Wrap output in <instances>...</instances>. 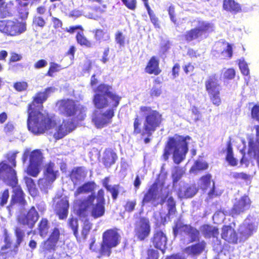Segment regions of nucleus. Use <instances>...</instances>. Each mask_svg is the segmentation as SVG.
I'll return each mask as SVG.
<instances>
[{
	"label": "nucleus",
	"mask_w": 259,
	"mask_h": 259,
	"mask_svg": "<svg viewBox=\"0 0 259 259\" xmlns=\"http://www.w3.org/2000/svg\"><path fill=\"white\" fill-rule=\"evenodd\" d=\"M121 236L116 228L105 230L102 234V241L99 251L98 258L103 256H110L112 248L116 247L120 243Z\"/></svg>",
	"instance_id": "6e6552de"
},
{
	"label": "nucleus",
	"mask_w": 259,
	"mask_h": 259,
	"mask_svg": "<svg viewBox=\"0 0 259 259\" xmlns=\"http://www.w3.org/2000/svg\"><path fill=\"white\" fill-rule=\"evenodd\" d=\"M4 242L5 245L2 247V250L10 248L11 247L12 241L6 230L5 231L4 233Z\"/></svg>",
	"instance_id": "e2e57ef3"
},
{
	"label": "nucleus",
	"mask_w": 259,
	"mask_h": 259,
	"mask_svg": "<svg viewBox=\"0 0 259 259\" xmlns=\"http://www.w3.org/2000/svg\"><path fill=\"white\" fill-rule=\"evenodd\" d=\"M252 201L247 195L242 196L233 205L229 211V215L235 218L249 209Z\"/></svg>",
	"instance_id": "2eb2a0df"
},
{
	"label": "nucleus",
	"mask_w": 259,
	"mask_h": 259,
	"mask_svg": "<svg viewBox=\"0 0 259 259\" xmlns=\"http://www.w3.org/2000/svg\"><path fill=\"white\" fill-rule=\"evenodd\" d=\"M226 151V155L225 159L226 161H227L231 166H236L238 164V160L234 157L232 144L231 140L227 142Z\"/></svg>",
	"instance_id": "473e14b6"
},
{
	"label": "nucleus",
	"mask_w": 259,
	"mask_h": 259,
	"mask_svg": "<svg viewBox=\"0 0 259 259\" xmlns=\"http://www.w3.org/2000/svg\"><path fill=\"white\" fill-rule=\"evenodd\" d=\"M93 33L96 41L98 43L109 40L110 38L109 34L103 29H95L93 31Z\"/></svg>",
	"instance_id": "c9c22d12"
},
{
	"label": "nucleus",
	"mask_w": 259,
	"mask_h": 259,
	"mask_svg": "<svg viewBox=\"0 0 259 259\" xmlns=\"http://www.w3.org/2000/svg\"><path fill=\"white\" fill-rule=\"evenodd\" d=\"M60 229L57 227H54L51 230L48 238L42 243L43 251L49 252L55 251L60 240Z\"/></svg>",
	"instance_id": "a211bd4d"
},
{
	"label": "nucleus",
	"mask_w": 259,
	"mask_h": 259,
	"mask_svg": "<svg viewBox=\"0 0 259 259\" xmlns=\"http://www.w3.org/2000/svg\"><path fill=\"white\" fill-rule=\"evenodd\" d=\"M167 242V238L166 234L162 231L157 230L154 232L151 238V242L156 249L161 251L162 253H165Z\"/></svg>",
	"instance_id": "6ab92c4d"
},
{
	"label": "nucleus",
	"mask_w": 259,
	"mask_h": 259,
	"mask_svg": "<svg viewBox=\"0 0 259 259\" xmlns=\"http://www.w3.org/2000/svg\"><path fill=\"white\" fill-rule=\"evenodd\" d=\"M105 192L99 189L97 195H89L76 199L74 202L75 214L80 218H85L90 212L95 219L103 217L105 212Z\"/></svg>",
	"instance_id": "20e7f679"
},
{
	"label": "nucleus",
	"mask_w": 259,
	"mask_h": 259,
	"mask_svg": "<svg viewBox=\"0 0 259 259\" xmlns=\"http://www.w3.org/2000/svg\"><path fill=\"white\" fill-rule=\"evenodd\" d=\"M140 112L144 117L143 126L139 116L137 115L134 119L133 134L140 135L144 142L148 144L151 141L150 138L162 124L163 121L162 114L158 110L153 109L149 106H141Z\"/></svg>",
	"instance_id": "7ed1b4c3"
},
{
	"label": "nucleus",
	"mask_w": 259,
	"mask_h": 259,
	"mask_svg": "<svg viewBox=\"0 0 259 259\" xmlns=\"http://www.w3.org/2000/svg\"><path fill=\"white\" fill-rule=\"evenodd\" d=\"M28 85L26 81H20L15 82L13 88L16 91L19 92H24L27 90Z\"/></svg>",
	"instance_id": "864d4df0"
},
{
	"label": "nucleus",
	"mask_w": 259,
	"mask_h": 259,
	"mask_svg": "<svg viewBox=\"0 0 259 259\" xmlns=\"http://www.w3.org/2000/svg\"><path fill=\"white\" fill-rule=\"evenodd\" d=\"M50 223L47 218H42L40 219L37 225V230L40 236L46 237L49 232Z\"/></svg>",
	"instance_id": "72a5a7b5"
},
{
	"label": "nucleus",
	"mask_w": 259,
	"mask_h": 259,
	"mask_svg": "<svg viewBox=\"0 0 259 259\" xmlns=\"http://www.w3.org/2000/svg\"><path fill=\"white\" fill-rule=\"evenodd\" d=\"M15 130V126L12 122L9 121L4 126V132L7 135L12 134Z\"/></svg>",
	"instance_id": "69168bd1"
},
{
	"label": "nucleus",
	"mask_w": 259,
	"mask_h": 259,
	"mask_svg": "<svg viewBox=\"0 0 259 259\" xmlns=\"http://www.w3.org/2000/svg\"><path fill=\"white\" fill-rule=\"evenodd\" d=\"M167 206L168 209L167 214L170 215H175L177 212L176 202L172 196H170L167 200Z\"/></svg>",
	"instance_id": "37998d69"
},
{
	"label": "nucleus",
	"mask_w": 259,
	"mask_h": 259,
	"mask_svg": "<svg viewBox=\"0 0 259 259\" xmlns=\"http://www.w3.org/2000/svg\"><path fill=\"white\" fill-rule=\"evenodd\" d=\"M122 4L127 8L131 11H135L137 6V0H121Z\"/></svg>",
	"instance_id": "13d9d810"
},
{
	"label": "nucleus",
	"mask_w": 259,
	"mask_h": 259,
	"mask_svg": "<svg viewBox=\"0 0 259 259\" xmlns=\"http://www.w3.org/2000/svg\"><path fill=\"white\" fill-rule=\"evenodd\" d=\"M115 41L120 47L125 46L126 43V39L124 35L121 31H117L115 33Z\"/></svg>",
	"instance_id": "de8ad7c7"
},
{
	"label": "nucleus",
	"mask_w": 259,
	"mask_h": 259,
	"mask_svg": "<svg viewBox=\"0 0 259 259\" xmlns=\"http://www.w3.org/2000/svg\"><path fill=\"white\" fill-rule=\"evenodd\" d=\"M200 231L205 238H217L219 234L218 228L209 224L202 225Z\"/></svg>",
	"instance_id": "bb28decb"
},
{
	"label": "nucleus",
	"mask_w": 259,
	"mask_h": 259,
	"mask_svg": "<svg viewBox=\"0 0 259 259\" xmlns=\"http://www.w3.org/2000/svg\"><path fill=\"white\" fill-rule=\"evenodd\" d=\"M96 187V184L94 181L87 182L76 189L74 196L77 197L81 194L91 193L94 191Z\"/></svg>",
	"instance_id": "cd10ccee"
},
{
	"label": "nucleus",
	"mask_w": 259,
	"mask_h": 259,
	"mask_svg": "<svg viewBox=\"0 0 259 259\" xmlns=\"http://www.w3.org/2000/svg\"><path fill=\"white\" fill-rule=\"evenodd\" d=\"M251 115L252 118L255 119L259 122V105H254L251 110Z\"/></svg>",
	"instance_id": "774afa93"
},
{
	"label": "nucleus",
	"mask_w": 259,
	"mask_h": 259,
	"mask_svg": "<svg viewBox=\"0 0 259 259\" xmlns=\"http://www.w3.org/2000/svg\"><path fill=\"white\" fill-rule=\"evenodd\" d=\"M26 30L25 22L15 20H1L0 31L9 36H18Z\"/></svg>",
	"instance_id": "f8f14e48"
},
{
	"label": "nucleus",
	"mask_w": 259,
	"mask_h": 259,
	"mask_svg": "<svg viewBox=\"0 0 259 259\" xmlns=\"http://www.w3.org/2000/svg\"><path fill=\"white\" fill-rule=\"evenodd\" d=\"M54 213L59 220H66L68 216L69 201L67 196L57 194L53 200Z\"/></svg>",
	"instance_id": "ddd939ff"
},
{
	"label": "nucleus",
	"mask_w": 259,
	"mask_h": 259,
	"mask_svg": "<svg viewBox=\"0 0 259 259\" xmlns=\"http://www.w3.org/2000/svg\"><path fill=\"white\" fill-rule=\"evenodd\" d=\"M205 87L212 103L215 106H220L222 103L220 96L221 84L215 74L208 76L205 81Z\"/></svg>",
	"instance_id": "9b49d317"
},
{
	"label": "nucleus",
	"mask_w": 259,
	"mask_h": 259,
	"mask_svg": "<svg viewBox=\"0 0 259 259\" xmlns=\"http://www.w3.org/2000/svg\"><path fill=\"white\" fill-rule=\"evenodd\" d=\"M84 30L78 31L75 35V40L78 45L82 47L91 48L93 47V42L88 39L84 33Z\"/></svg>",
	"instance_id": "2f4dec72"
},
{
	"label": "nucleus",
	"mask_w": 259,
	"mask_h": 259,
	"mask_svg": "<svg viewBox=\"0 0 259 259\" xmlns=\"http://www.w3.org/2000/svg\"><path fill=\"white\" fill-rule=\"evenodd\" d=\"M56 106L60 115L65 117H71L76 122L83 120L86 114L82 108L77 102L70 98H64L58 100Z\"/></svg>",
	"instance_id": "0eeeda50"
},
{
	"label": "nucleus",
	"mask_w": 259,
	"mask_h": 259,
	"mask_svg": "<svg viewBox=\"0 0 259 259\" xmlns=\"http://www.w3.org/2000/svg\"><path fill=\"white\" fill-rule=\"evenodd\" d=\"M58 170H55V163L49 162L45 165L44 176L48 183H52L57 179Z\"/></svg>",
	"instance_id": "393cba45"
},
{
	"label": "nucleus",
	"mask_w": 259,
	"mask_h": 259,
	"mask_svg": "<svg viewBox=\"0 0 259 259\" xmlns=\"http://www.w3.org/2000/svg\"><path fill=\"white\" fill-rule=\"evenodd\" d=\"M214 51L220 54L224 59H231L233 54V46L225 40L218 41L215 45Z\"/></svg>",
	"instance_id": "aec40b11"
},
{
	"label": "nucleus",
	"mask_w": 259,
	"mask_h": 259,
	"mask_svg": "<svg viewBox=\"0 0 259 259\" xmlns=\"http://www.w3.org/2000/svg\"><path fill=\"white\" fill-rule=\"evenodd\" d=\"M190 230L187 233V234L189 235L190 240V242H194L199 240L200 238V233L198 230L196 228L190 226Z\"/></svg>",
	"instance_id": "c03bdc74"
},
{
	"label": "nucleus",
	"mask_w": 259,
	"mask_h": 259,
	"mask_svg": "<svg viewBox=\"0 0 259 259\" xmlns=\"http://www.w3.org/2000/svg\"><path fill=\"white\" fill-rule=\"evenodd\" d=\"M14 233L16 237V241L14 246V249L13 250H11V253H12L13 255H15L17 253L18 247L23 241V238L24 237V233L23 231L19 227H16L15 229Z\"/></svg>",
	"instance_id": "f704fd0d"
},
{
	"label": "nucleus",
	"mask_w": 259,
	"mask_h": 259,
	"mask_svg": "<svg viewBox=\"0 0 259 259\" xmlns=\"http://www.w3.org/2000/svg\"><path fill=\"white\" fill-rule=\"evenodd\" d=\"M190 225H185L183 224L181 222H177L175 223V226L172 228L173 233L174 236L176 237L177 236L178 232L179 231H181L183 227H185V228H189Z\"/></svg>",
	"instance_id": "680f3d73"
},
{
	"label": "nucleus",
	"mask_w": 259,
	"mask_h": 259,
	"mask_svg": "<svg viewBox=\"0 0 259 259\" xmlns=\"http://www.w3.org/2000/svg\"><path fill=\"white\" fill-rule=\"evenodd\" d=\"M92 227V224L89 220L84 221L81 230V235L86 238Z\"/></svg>",
	"instance_id": "5fc2aeb1"
},
{
	"label": "nucleus",
	"mask_w": 259,
	"mask_h": 259,
	"mask_svg": "<svg viewBox=\"0 0 259 259\" xmlns=\"http://www.w3.org/2000/svg\"><path fill=\"white\" fill-rule=\"evenodd\" d=\"M208 167V164L201 160H196L195 161L193 166L191 167V170L193 172H196L200 171H204L206 170Z\"/></svg>",
	"instance_id": "a19ab883"
},
{
	"label": "nucleus",
	"mask_w": 259,
	"mask_h": 259,
	"mask_svg": "<svg viewBox=\"0 0 259 259\" xmlns=\"http://www.w3.org/2000/svg\"><path fill=\"white\" fill-rule=\"evenodd\" d=\"M68 226L72 229L73 234L75 237L78 235V220L74 217H71L68 220Z\"/></svg>",
	"instance_id": "79ce46f5"
},
{
	"label": "nucleus",
	"mask_w": 259,
	"mask_h": 259,
	"mask_svg": "<svg viewBox=\"0 0 259 259\" xmlns=\"http://www.w3.org/2000/svg\"><path fill=\"white\" fill-rule=\"evenodd\" d=\"M22 59L21 54H17L15 52H12L10 54V57L9 59L8 64H11L13 62L20 61Z\"/></svg>",
	"instance_id": "0e129e2a"
},
{
	"label": "nucleus",
	"mask_w": 259,
	"mask_h": 259,
	"mask_svg": "<svg viewBox=\"0 0 259 259\" xmlns=\"http://www.w3.org/2000/svg\"><path fill=\"white\" fill-rule=\"evenodd\" d=\"M183 174L184 171L182 168L179 166H175L174 172L171 175L173 183H177L181 178Z\"/></svg>",
	"instance_id": "09e8293b"
},
{
	"label": "nucleus",
	"mask_w": 259,
	"mask_h": 259,
	"mask_svg": "<svg viewBox=\"0 0 259 259\" xmlns=\"http://www.w3.org/2000/svg\"><path fill=\"white\" fill-rule=\"evenodd\" d=\"M86 173L84 168L78 166L73 169L70 173V179L73 183H76L79 181L82 177L85 176Z\"/></svg>",
	"instance_id": "e433bc0d"
},
{
	"label": "nucleus",
	"mask_w": 259,
	"mask_h": 259,
	"mask_svg": "<svg viewBox=\"0 0 259 259\" xmlns=\"http://www.w3.org/2000/svg\"><path fill=\"white\" fill-rule=\"evenodd\" d=\"M255 231V228L252 223L243 224L240 226L239 230L240 238L243 240L247 239L251 236L254 231Z\"/></svg>",
	"instance_id": "7c9ffc66"
},
{
	"label": "nucleus",
	"mask_w": 259,
	"mask_h": 259,
	"mask_svg": "<svg viewBox=\"0 0 259 259\" xmlns=\"http://www.w3.org/2000/svg\"><path fill=\"white\" fill-rule=\"evenodd\" d=\"M223 8L232 14H237L242 12L241 5L234 0H223Z\"/></svg>",
	"instance_id": "c85d7f7f"
},
{
	"label": "nucleus",
	"mask_w": 259,
	"mask_h": 259,
	"mask_svg": "<svg viewBox=\"0 0 259 259\" xmlns=\"http://www.w3.org/2000/svg\"><path fill=\"white\" fill-rule=\"evenodd\" d=\"M29 158V164L27 168V173L33 177H36L40 172V167L43 161L42 153L39 149H35L30 151L26 149L24 150L22 160L25 163Z\"/></svg>",
	"instance_id": "9d476101"
},
{
	"label": "nucleus",
	"mask_w": 259,
	"mask_h": 259,
	"mask_svg": "<svg viewBox=\"0 0 259 259\" xmlns=\"http://www.w3.org/2000/svg\"><path fill=\"white\" fill-rule=\"evenodd\" d=\"M117 159L118 156L113 149H107L105 150L102 160L105 167L110 168Z\"/></svg>",
	"instance_id": "a878e982"
},
{
	"label": "nucleus",
	"mask_w": 259,
	"mask_h": 259,
	"mask_svg": "<svg viewBox=\"0 0 259 259\" xmlns=\"http://www.w3.org/2000/svg\"><path fill=\"white\" fill-rule=\"evenodd\" d=\"M77 122L74 119H64L54 133V138L56 140L62 139L76 128Z\"/></svg>",
	"instance_id": "f3484780"
},
{
	"label": "nucleus",
	"mask_w": 259,
	"mask_h": 259,
	"mask_svg": "<svg viewBox=\"0 0 259 259\" xmlns=\"http://www.w3.org/2000/svg\"><path fill=\"white\" fill-rule=\"evenodd\" d=\"M238 66L241 73L245 76L249 75V69L247 63L244 59H240L238 61Z\"/></svg>",
	"instance_id": "8fccbe9b"
},
{
	"label": "nucleus",
	"mask_w": 259,
	"mask_h": 259,
	"mask_svg": "<svg viewBox=\"0 0 259 259\" xmlns=\"http://www.w3.org/2000/svg\"><path fill=\"white\" fill-rule=\"evenodd\" d=\"M4 172L6 173L7 185L14 188L8 208H12L15 205L24 206L27 204L25 195L21 187L17 186L18 179L16 171L11 166L2 161L0 163V174Z\"/></svg>",
	"instance_id": "423d86ee"
},
{
	"label": "nucleus",
	"mask_w": 259,
	"mask_h": 259,
	"mask_svg": "<svg viewBox=\"0 0 259 259\" xmlns=\"http://www.w3.org/2000/svg\"><path fill=\"white\" fill-rule=\"evenodd\" d=\"M33 23L35 26L43 28L46 24L45 19L41 16H35L33 19Z\"/></svg>",
	"instance_id": "052dcab7"
},
{
	"label": "nucleus",
	"mask_w": 259,
	"mask_h": 259,
	"mask_svg": "<svg viewBox=\"0 0 259 259\" xmlns=\"http://www.w3.org/2000/svg\"><path fill=\"white\" fill-rule=\"evenodd\" d=\"M206 247V242L202 240L187 247L185 251L189 254L198 255L204 250Z\"/></svg>",
	"instance_id": "c756f323"
},
{
	"label": "nucleus",
	"mask_w": 259,
	"mask_h": 259,
	"mask_svg": "<svg viewBox=\"0 0 259 259\" xmlns=\"http://www.w3.org/2000/svg\"><path fill=\"white\" fill-rule=\"evenodd\" d=\"M136 204L137 202L136 200L127 201L124 205V209L125 211L131 212L135 209Z\"/></svg>",
	"instance_id": "338daca9"
},
{
	"label": "nucleus",
	"mask_w": 259,
	"mask_h": 259,
	"mask_svg": "<svg viewBox=\"0 0 259 259\" xmlns=\"http://www.w3.org/2000/svg\"><path fill=\"white\" fill-rule=\"evenodd\" d=\"M62 69V68L60 65L55 62H51L50 63V67L46 75L50 77H53L55 72H59Z\"/></svg>",
	"instance_id": "a18cd8bd"
},
{
	"label": "nucleus",
	"mask_w": 259,
	"mask_h": 259,
	"mask_svg": "<svg viewBox=\"0 0 259 259\" xmlns=\"http://www.w3.org/2000/svg\"><path fill=\"white\" fill-rule=\"evenodd\" d=\"M167 12L171 21L177 26H179V23L177 18V15L175 12V7L174 5H170L167 9Z\"/></svg>",
	"instance_id": "49530a36"
},
{
	"label": "nucleus",
	"mask_w": 259,
	"mask_h": 259,
	"mask_svg": "<svg viewBox=\"0 0 259 259\" xmlns=\"http://www.w3.org/2000/svg\"><path fill=\"white\" fill-rule=\"evenodd\" d=\"M39 215L34 206H31L25 214L18 216L17 221L18 223L27 226L29 229H32L38 221Z\"/></svg>",
	"instance_id": "dca6fc26"
},
{
	"label": "nucleus",
	"mask_w": 259,
	"mask_h": 259,
	"mask_svg": "<svg viewBox=\"0 0 259 259\" xmlns=\"http://www.w3.org/2000/svg\"><path fill=\"white\" fill-rule=\"evenodd\" d=\"M197 191L198 189L194 185H184L179 188L177 195L180 199L189 198L193 197Z\"/></svg>",
	"instance_id": "b1692460"
},
{
	"label": "nucleus",
	"mask_w": 259,
	"mask_h": 259,
	"mask_svg": "<svg viewBox=\"0 0 259 259\" xmlns=\"http://www.w3.org/2000/svg\"><path fill=\"white\" fill-rule=\"evenodd\" d=\"M190 139L189 136H183L177 134L174 137H169L161 156L163 160L167 161L168 159L170 151L172 150L174 162L176 164L181 163L186 158V155L188 152V143L187 140Z\"/></svg>",
	"instance_id": "39448f33"
},
{
	"label": "nucleus",
	"mask_w": 259,
	"mask_h": 259,
	"mask_svg": "<svg viewBox=\"0 0 259 259\" xmlns=\"http://www.w3.org/2000/svg\"><path fill=\"white\" fill-rule=\"evenodd\" d=\"M12 15L5 3H0V18H6Z\"/></svg>",
	"instance_id": "6e6d98bb"
},
{
	"label": "nucleus",
	"mask_w": 259,
	"mask_h": 259,
	"mask_svg": "<svg viewBox=\"0 0 259 259\" xmlns=\"http://www.w3.org/2000/svg\"><path fill=\"white\" fill-rule=\"evenodd\" d=\"M235 70L233 68H229L224 72L223 78L226 80H231L235 78Z\"/></svg>",
	"instance_id": "bf43d9fd"
},
{
	"label": "nucleus",
	"mask_w": 259,
	"mask_h": 259,
	"mask_svg": "<svg viewBox=\"0 0 259 259\" xmlns=\"http://www.w3.org/2000/svg\"><path fill=\"white\" fill-rule=\"evenodd\" d=\"M145 71L149 74L157 76L162 72L159 67V60L156 56H152L148 61Z\"/></svg>",
	"instance_id": "5701e85b"
},
{
	"label": "nucleus",
	"mask_w": 259,
	"mask_h": 259,
	"mask_svg": "<svg viewBox=\"0 0 259 259\" xmlns=\"http://www.w3.org/2000/svg\"><path fill=\"white\" fill-rule=\"evenodd\" d=\"M25 183L27 188L28 191L31 195H35L37 193V189L34 181L30 178L25 177L24 178Z\"/></svg>",
	"instance_id": "ea45409f"
},
{
	"label": "nucleus",
	"mask_w": 259,
	"mask_h": 259,
	"mask_svg": "<svg viewBox=\"0 0 259 259\" xmlns=\"http://www.w3.org/2000/svg\"><path fill=\"white\" fill-rule=\"evenodd\" d=\"M197 26L185 32L183 37L187 42L194 40H201L207 37L208 34L213 31V25L212 23L198 19L196 20Z\"/></svg>",
	"instance_id": "1a4fd4ad"
},
{
	"label": "nucleus",
	"mask_w": 259,
	"mask_h": 259,
	"mask_svg": "<svg viewBox=\"0 0 259 259\" xmlns=\"http://www.w3.org/2000/svg\"><path fill=\"white\" fill-rule=\"evenodd\" d=\"M120 185L119 184L110 185L106 189V190L111 194L112 198L113 200L117 199L118 194Z\"/></svg>",
	"instance_id": "3c124183"
},
{
	"label": "nucleus",
	"mask_w": 259,
	"mask_h": 259,
	"mask_svg": "<svg viewBox=\"0 0 259 259\" xmlns=\"http://www.w3.org/2000/svg\"><path fill=\"white\" fill-rule=\"evenodd\" d=\"M54 91L52 87H48L44 92L36 93L32 101L28 104L27 125L28 130L35 135L44 134L46 131L57 125L55 118L48 114H44L43 103L47 100L49 94Z\"/></svg>",
	"instance_id": "f03ea898"
},
{
	"label": "nucleus",
	"mask_w": 259,
	"mask_h": 259,
	"mask_svg": "<svg viewBox=\"0 0 259 259\" xmlns=\"http://www.w3.org/2000/svg\"><path fill=\"white\" fill-rule=\"evenodd\" d=\"M135 236L140 241L147 238L151 233V226L149 219L140 217L135 223Z\"/></svg>",
	"instance_id": "4468645a"
},
{
	"label": "nucleus",
	"mask_w": 259,
	"mask_h": 259,
	"mask_svg": "<svg viewBox=\"0 0 259 259\" xmlns=\"http://www.w3.org/2000/svg\"><path fill=\"white\" fill-rule=\"evenodd\" d=\"M222 238L228 243L236 244L238 242V236L235 229L230 225H224L222 228Z\"/></svg>",
	"instance_id": "412c9836"
},
{
	"label": "nucleus",
	"mask_w": 259,
	"mask_h": 259,
	"mask_svg": "<svg viewBox=\"0 0 259 259\" xmlns=\"http://www.w3.org/2000/svg\"><path fill=\"white\" fill-rule=\"evenodd\" d=\"M159 182V180L157 178L156 181L149 187L144 195L142 201L143 204L153 202L157 200Z\"/></svg>",
	"instance_id": "4be33fe9"
},
{
	"label": "nucleus",
	"mask_w": 259,
	"mask_h": 259,
	"mask_svg": "<svg viewBox=\"0 0 259 259\" xmlns=\"http://www.w3.org/2000/svg\"><path fill=\"white\" fill-rule=\"evenodd\" d=\"M93 102L98 109L110 107L104 112H93L92 120L97 128H102L111 123L115 111L118 106L121 97L112 92V87L106 83L99 84L94 90Z\"/></svg>",
	"instance_id": "f257e3e1"
},
{
	"label": "nucleus",
	"mask_w": 259,
	"mask_h": 259,
	"mask_svg": "<svg viewBox=\"0 0 259 259\" xmlns=\"http://www.w3.org/2000/svg\"><path fill=\"white\" fill-rule=\"evenodd\" d=\"M211 175L210 174H206L199 179V185L201 188L205 190L207 189L210 186L211 181Z\"/></svg>",
	"instance_id": "4c0bfd02"
},
{
	"label": "nucleus",
	"mask_w": 259,
	"mask_h": 259,
	"mask_svg": "<svg viewBox=\"0 0 259 259\" xmlns=\"http://www.w3.org/2000/svg\"><path fill=\"white\" fill-rule=\"evenodd\" d=\"M9 198V191L8 189L1 192L0 195V206H3L8 202Z\"/></svg>",
	"instance_id": "4d7b16f0"
},
{
	"label": "nucleus",
	"mask_w": 259,
	"mask_h": 259,
	"mask_svg": "<svg viewBox=\"0 0 259 259\" xmlns=\"http://www.w3.org/2000/svg\"><path fill=\"white\" fill-rule=\"evenodd\" d=\"M231 178L235 180L239 181L242 180L245 182H250L252 179V177L250 175L247 174L244 172H234L230 174Z\"/></svg>",
	"instance_id": "58836bf2"
},
{
	"label": "nucleus",
	"mask_w": 259,
	"mask_h": 259,
	"mask_svg": "<svg viewBox=\"0 0 259 259\" xmlns=\"http://www.w3.org/2000/svg\"><path fill=\"white\" fill-rule=\"evenodd\" d=\"M147 13L150 17V20L155 28H159L160 25L159 23L158 18L156 17L154 12L151 10V8H147L146 9Z\"/></svg>",
	"instance_id": "603ef678"
}]
</instances>
